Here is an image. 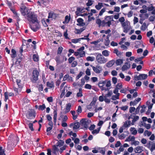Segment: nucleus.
<instances>
[{"label": "nucleus", "mask_w": 155, "mask_h": 155, "mask_svg": "<svg viewBox=\"0 0 155 155\" xmlns=\"http://www.w3.org/2000/svg\"><path fill=\"white\" fill-rule=\"evenodd\" d=\"M21 14L23 16L26 15L28 20L32 23H35L38 20L37 15L34 12L29 11L25 6L21 8Z\"/></svg>", "instance_id": "f257e3e1"}, {"label": "nucleus", "mask_w": 155, "mask_h": 155, "mask_svg": "<svg viewBox=\"0 0 155 155\" xmlns=\"http://www.w3.org/2000/svg\"><path fill=\"white\" fill-rule=\"evenodd\" d=\"M113 17V15L105 16L104 20H103V25L110 27L111 24V21H114Z\"/></svg>", "instance_id": "f03ea898"}, {"label": "nucleus", "mask_w": 155, "mask_h": 155, "mask_svg": "<svg viewBox=\"0 0 155 155\" xmlns=\"http://www.w3.org/2000/svg\"><path fill=\"white\" fill-rule=\"evenodd\" d=\"M96 60L97 62L100 64H104L107 61V58H105L102 54L100 53L98 54L96 56Z\"/></svg>", "instance_id": "7ed1b4c3"}, {"label": "nucleus", "mask_w": 155, "mask_h": 155, "mask_svg": "<svg viewBox=\"0 0 155 155\" xmlns=\"http://www.w3.org/2000/svg\"><path fill=\"white\" fill-rule=\"evenodd\" d=\"M32 74V81L36 82L38 79L39 72L37 70L36 68H35L33 71Z\"/></svg>", "instance_id": "20e7f679"}, {"label": "nucleus", "mask_w": 155, "mask_h": 155, "mask_svg": "<svg viewBox=\"0 0 155 155\" xmlns=\"http://www.w3.org/2000/svg\"><path fill=\"white\" fill-rule=\"evenodd\" d=\"M33 24L30 25V27L34 31L36 32L39 30L40 28L39 22L38 20L37 21L35 22V23H32Z\"/></svg>", "instance_id": "39448f33"}, {"label": "nucleus", "mask_w": 155, "mask_h": 155, "mask_svg": "<svg viewBox=\"0 0 155 155\" xmlns=\"http://www.w3.org/2000/svg\"><path fill=\"white\" fill-rule=\"evenodd\" d=\"M147 75L145 74H140L138 76L136 75L134 76V79L135 80H142L147 78Z\"/></svg>", "instance_id": "423d86ee"}, {"label": "nucleus", "mask_w": 155, "mask_h": 155, "mask_svg": "<svg viewBox=\"0 0 155 155\" xmlns=\"http://www.w3.org/2000/svg\"><path fill=\"white\" fill-rule=\"evenodd\" d=\"M146 146L150 149L152 152L155 150V143L151 141H149Z\"/></svg>", "instance_id": "0eeeda50"}, {"label": "nucleus", "mask_w": 155, "mask_h": 155, "mask_svg": "<svg viewBox=\"0 0 155 155\" xmlns=\"http://www.w3.org/2000/svg\"><path fill=\"white\" fill-rule=\"evenodd\" d=\"M91 66L92 68L94 71L96 73H100L102 71V68L99 65H97L96 67L93 66L91 65Z\"/></svg>", "instance_id": "6e6552de"}, {"label": "nucleus", "mask_w": 155, "mask_h": 155, "mask_svg": "<svg viewBox=\"0 0 155 155\" xmlns=\"http://www.w3.org/2000/svg\"><path fill=\"white\" fill-rule=\"evenodd\" d=\"M71 128L72 127L73 130H76L80 127V123L78 122L72 123L70 124L69 126Z\"/></svg>", "instance_id": "1a4fd4ad"}, {"label": "nucleus", "mask_w": 155, "mask_h": 155, "mask_svg": "<svg viewBox=\"0 0 155 155\" xmlns=\"http://www.w3.org/2000/svg\"><path fill=\"white\" fill-rule=\"evenodd\" d=\"M27 117L28 118H31L32 117H35V113L33 110H31L28 111V113L26 114Z\"/></svg>", "instance_id": "9d476101"}, {"label": "nucleus", "mask_w": 155, "mask_h": 155, "mask_svg": "<svg viewBox=\"0 0 155 155\" xmlns=\"http://www.w3.org/2000/svg\"><path fill=\"white\" fill-rule=\"evenodd\" d=\"M134 151L136 153H140L143 151V147L138 146L134 148Z\"/></svg>", "instance_id": "9b49d317"}, {"label": "nucleus", "mask_w": 155, "mask_h": 155, "mask_svg": "<svg viewBox=\"0 0 155 155\" xmlns=\"http://www.w3.org/2000/svg\"><path fill=\"white\" fill-rule=\"evenodd\" d=\"M81 126L84 127L86 129L88 127V122L84 119H82L80 121Z\"/></svg>", "instance_id": "f8f14e48"}, {"label": "nucleus", "mask_w": 155, "mask_h": 155, "mask_svg": "<svg viewBox=\"0 0 155 155\" xmlns=\"http://www.w3.org/2000/svg\"><path fill=\"white\" fill-rule=\"evenodd\" d=\"M130 67V64L128 62H126L125 63L122 67V71H125L129 69Z\"/></svg>", "instance_id": "ddd939ff"}, {"label": "nucleus", "mask_w": 155, "mask_h": 155, "mask_svg": "<svg viewBox=\"0 0 155 155\" xmlns=\"http://www.w3.org/2000/svg\"><path fill=\"white\" fill-rule=\"evenodd\" d=\"M4 95L5 97V101L6 102L7 100L8 99V96H14V94L12 92L8 93L7 92H5L4 93Z\"/></svg>", "instance_id": "4468645a"}, {"label": "nucleus", "mask_w": 155, "mask_h": 155, "mask_svg": "<svg viewBox=\"0 0 155 155\" xmlns=\"http://www.w3.org/2000/svg\"><path fill=\"white\" fill-rule=\"evenodd\" d=\"M113 53L115 54L119 57H120L122 56L123 53V52L119 51L116 48L114 49L113 51Z\"/></svg>", "instance_id": "2eb2a0df"}, {"label": "nucleus", "mask_w": 155, "mask_h": 155, "mask_svg": "<svg viewBox=\"0 0 155 155\" xmlns=\"http://www.w3.org/2000/svg\"><path fill=\"white\" fill-rule=\"evenodd\" d=\"M115 62V61L114 60H110L106 64V66L108 68L110 67L114 64Z\"/></svg>", "instance_id": "dca6fc26"}, {"label": "nucleus", "mask_w": 155, "mask_h": 155, "mask_svg": "<svg viewBox=\"0 0 155 155\" xmlns=\"http://www.w3.org/2000/svg\"><path fill=\"white\" fill-rule=\"evenodd\" d=\"M123 59H118L116 60L115 63L117 66L123 64Z\"/></svg>", "instance_id": "f3484780"}, {"label": "nucleus", "mask_w": 155, "mask_h": 155, "mask_svg": "<svg viewBox=\"0 0 155 155\" xmlns=\"http://www.w3.org/2000/svg\"><path fill=\"white\" fill-rule=\"evenodd\" d=\"M84 20L83 19L81 18H79L77 19V21L78 24H77L78 25L83 26L84 25Z\"/></svg>", "instance_id": "a211bd4d"}, {"label": "nucleus", "mask_w": 155, "mask_h": 155, "mask_svg": "<svg viewBox=\"0 0 155 155\" xmlns=\"http://www.w3.org/2000/svg\"><path fill=\"white\" fill-rule=\"evenodd\" d=\"M96 23L98 25L99 27H100L101 26L103 27L104 26H103V21H101L100 19H97L96 21Z\"/></svg>", "instance_id": "6ab92c4d"}, {"label": "nucleus", "mask_w": 155, "mask_h": 155, "mask_svg": "<svg viewBox=\"0 0 155 155\" xmlns=\"http://www.w3.org/2000/svg\"><path fill=\"white\" fill-rule=\"evenodd\" d=\"M71 104L70 103H69L66 105V108L65 109V112L67 113L69 112L71 110Z\"/></svg>", "instance_id": "aec40b11"}, {"label": "nucleus", "mask_w": 155, "mask_h": 155, "mask_svg": "<svg viewBox=\"0 0 155 155\" xmlns=\"http://www.w3.org/2000/svg\"><path fill=\"white\" fill-rule=\"evenodd\" d=\"M123 28L124 32L125 33H127L128 32V31L131 28V27L130 25H129L127 24Z\"/></svg>", "instance_id": "412c9836"}, {"label": "nucleus", "mask_w": 155, "mask_h": 155, "mask_svg": "<svg viewBox=\"0 0 155 155\" xmlns=\"http://www.w3.org/2000/svg\"><path fill=\"white\" fill-rule=\"evenodd\" d=\"M130 131L131 132V134L134 135H135L137 134V130L135 128L131 127Z\"/></svg>", "instance_id": "4be33fe9"}, {"label": "nucleus", "mask_w": 155, "mask_h": 155, "mask_svg": "<svg viewBox=\"0 0 155 155\" xmlns=\"http://www.w3.org/2000/svg\"><path fill=\"white\" fill-rule=\"evenodd\" d=\"M47 86L50 88L54 87V85L53 82V81L51 82L48 81L47 82Z\"/></svg>", "instance_id": "5701e85b"}, {"label": "nucleus", "mask_w": 155, "mask_h": 155, "mask_svg": "<svg viewBox=\"0 0 155 155\" xmlns=\"http://www.w3.org/2000/svg\"><path fill=\"white\" fill-rule=\"evenodd\" d=\"M77 97H81L83 96L82 89L81 88L79 89V92L77 93L76 94Z\"/></svg>", "instance_id": "b1692460"}, {"label": "nucleus", "mask_w": 155, "mask_h": 155, "mask_svg": "<svg viewBox=\"0 0 155 155\" xmlns=\"http://www.w3.org/2000/svg\"><path fill=\"white\" fill-rule=\"evenodd\" d=\"M16 83L18 85V87L20 89L19 90L20 91L22 88L23 86L22 85L21 83V80L20 79H17Z\"/></svg>", "instance_id": "393cba45"}, {"label": "nucleus", "mask_w": 155, "mask_h": 155, "mask_svg": "<svg viewBox=\"0 0 155 155\" xmlns=\"http://www.w3.org/2000/svg\"><path fill=\"white\" fill-rule=\"evenodd\" d=\"M64 143V141L61 140H59L56 143L57 147H60L63 145Z\"/></svg>", "instance_id": "a878e982"}, {"label": "nucleus", "mask_w": 155, "mask_h": 155, "mask_svg": "<svg viewBox=\"0 0 155 155\" xmlns=\"http://www.w3.org/2000/svg\"><path fill=\"white\" fill-rule=\"evenodd\" d=\"M71 113L73 116V119L74 120L76 119L77 118L78 115H75V111L74 110H71Z\"/></svg>", "instance_id": "bb28decb"}, {"label": "nucleus", "mask_w": 155, "mask_h": 155, "mask_svg": "<svg viewBox=\"0 0 155 155\" xmlns=\"http://www.w3.org/2000/svg\"><path fill=\"white\" fill-rule=\"evenodd\" d=\"M135 139V137L133 136H129L126 139L125 141H133Z\"/></svg>", "instance_id": "cd10ccee"}, {"label": "nucleus", "mask_w": 155, "mask_h": 155, "mask_svg": "<svg viewBox=\"0 0 155 155\" xmlns=\"http://www.w3.org/2000/svg\"><path fill=\"white\" fill-rule=\"evenodd\" d=\"M103 6V3H102L99 2L98 3V5H96L95 7L97 10H100Z\"/></svg>", "instance_id": "c85d7f7f"}, {"label": "nucleus", "mask_w": 155, "mask_h": 155, "mask_svg": "<svg viewBox=\"0 0 155 155\" xmlns=\"http://www.w3.org/2000/svg\"><path fill=\"white\" fill-rule=\"evenodd\" d=\"M120 96V93L117 94L116 95H113L112 96L111 99L115 101L117 99L119 98V96Z\"/></svg>", "instance_id": "c756f323"}, {"label": "nucleus", "mask_w": 155, "mask_h": 155, "mask_svg": "<svg viewBox=\"0 0 155 155\" xmlns=\"http://www.w3.org/2000/svg\"><path fill=\"white\" fill-rule=\"evenodd\" d=\"M11 57L12 58H15L16 56V52L15 50L12 49L11 50Z\"/></svg>", "instance_id": "7c9ffc66"}, {"label": "nucleus", "mask_w": 155, "mask_h": 155, "mask_svg": "<svg viewBox=\"0 0 155 155\" xmlns=\"http://www.w3.org/2000/svg\"><path fill=\"white\" fill-rule=\"evenodd\" d=\"M112 94L113 93L112 91H108L107 94L104 95V97H110L112 95Z\"/></svg>", "instance_id": "2f4dec72"}, {"label": "nucleus", "mask_w": 155, "mask_h": 155, "mask_svg": "<svg viewBox=\"0 0 155 155\" xmlns=\"http://www.w3.org/2000/svg\"><path fill=\"white\" fill-rule=\"evenodd\" d=\"M102 54L105 57L108 56L109 54V52L107 50H106L102 51Z\"/></svg>", "instance_id": "473e14b6"}, {"label": "nucleus", "mask_w": 155, "mask_h": 155, "mask_svg": "<svg viewBox=\"0 0 155 155\" xmlns=\"http://www.w3.org/2000/svg\"><path fill=\"white\" fill-rule=\"evenodd\" d=\"M139 119V116H135L134 117L133 120H132V125H134V124L135 122L137 120Z\"/></svg>", "instance_id": "72a5a7b5"}, {"label": "nucleus", "mask_w": 155, "mask_h": 155, "mask_svg": "<svg viewBox=\"0 0 155 155\" xmlns=\"http://www.w3.org/2000/svg\"><path fill=\"white\" fill-rule=\"evenodd\" d=\"M100 128L101 127H99L97 129L93 130L92 132V133L93 134H97L98 133L100 130Z\"/></svg>", "instance_id": "f704fd0d"}, {"label": "nucleus", "mask_w": 155, "mask_h": 155, "mask_svg": "<svg viewBox=\"0 0 155 155\" xmlns=\"http://www.w3.org/2000/svg\"><path fill=\"white\" fill-rule=\"evenodd\" d=\"M151 134L152 132L148 130H145L144 133V136H146V135H147L148 137L151 135Z\"/></svg>", "instance_id": "c9c22d12"}, {"label": "nucleus", "mask_w": 155, "mask_h": 155, "mask_svg": "<svg viewBox=\"0 0 155 155\" xmlns=\"http://www.w3.org/2000/svg\"><path fill=\"white\" fill-rule=\"evenodd\" d=\"M33 59L35 61H38V57L36 54H34L33 56Z\"/></svg>", "instance_id": "e433bc0d"}, {"label": "nucleus", "mask_w": 155, "mask_h": 155, "mask_svg": "<svg viewBox=\"0 0 155 155\" xmlns=\"http://www.w3.org/2000/svg\"><path fill=\"white\" fill-rule=\"evenodd\" d=\"M53 150L54 153H55L57 152L58 151V149L57 147V146L56 145H54L53 147Z\"/></svg>", "instance_id": "4c0bfd02"}, {"label": "nucleus", "mask_w": 155, "mask_h": 155, "mask_svg": "<svg viewBox=\"0 0 155 155\" xmlns=\"http://www.w3.org/2000/svg\"><path fill=\"white\" fill-rule=\"evenodd\" d=\"M41 23L45 27H47L48 26V25L46 23V21L44 18L42 19L41 21Z\"/></svg>", "instance_id": "58836bf2"}, {"label": "nucleus", "mask_w": 155, "mask_h": 155, "mask_svg": "<svg viewBox=\"0 0 155 155\" xmlns=\"http://www.w3.org/2000/svg\"><path fill=\"white\" fill-rule=\"evenodd\" d=\"M107 82L106 81H100L99 82L98 84V86L99 87H102L104 86L106 84Z\"/></svg>", "instance_id": "ea45409f"}, {"label": "nucleus", "mask_w": 155, "mask_h": 155, "mask_svg": "<svg viewBox=\"0 0 155 155\" xmlns=\"http://www.w3.org/2000/svg\"><path fill=\"white\" fill-rule=\"evenodd\" d=\"M46 107L45 104H43L42 105H40L39 106V107L38 109L39 110H43Z\"/></svg>", "instance_id": "a19ab883"}, {"label": "nucleus", "mask_w": 155, "mask_h": 155, "mask_svg": "<svg viewBox=\"0 0 155 155\" xmlns=\"http://www.w3.org/2000/svg\"><path fill=\"white\" fill-rule=\"evenodd\" d=\"M147 28L146 24L145 23H144L143 25L141 27V30L143 31H145Z\"/></svg>", "instance_id": "79ce46f5"}, {"label": "nucleus", "mask_w": 155, "mask_h": 155, "mask_svg": "<svg viewBox=\"0 0 155 155\" xmlns=\"http://www.w3.org/2000/svg\"><path fill=\"white\" fill-rule=\"evenodd\" d=\"M86 60L87 61H92L94 60V57L88 56Z\"/></svg>", "instance_id": "37998d69"}, {"label": "nucleus", "mask_w": 155, "mask_h": 155, "mask_svg": "<svg viewBox=\"0 0 155 155\" xmlns=\"http://www.w3.org/2000/svg\"><path fill=\"white\" fill-rule=\"evenodd\" d=\"M118 136L119 138L120 139H124L125 137V135L124 134H118Z\"/></svg>", "instance_id": "c03bdc74"}, {"label": "nucleus", "mask_w": 155, "mask_h": 155, "mask_svg": "<svg viewBox=\"0 0 155 155\" xmlns=\"http://www.w3.org/2000/svg\"><path fill=\"white\" fill-rule=\"evenodd\" d=\"M122 85L121 83L118 84L116 86V88L119 90L122 88Z\"/></svg>", "instance_id": "a18cd8bd"}, {"label": "nucleus", "mask_w": 155, "mask_h": 155, "mask_svg": "<svg viewBox=\"0 0 155 155\" xmlns=\"http://www.w3.org/2000/svg\"><path fill=\"white\" fill-rule=\"evenodd\" d=\"M71 17L70 16H68V15L65 16V20L67 22V23H68L70 20Z\"/></svg>", "instance_id": "49530a36"}, {"label": "nucleus", "mask_w": 155, "mask_h": 155, "mask_svg": "<svg viewBox=\"0 0 155 155\" xmlns=\"http://www.w3.org/2000/svg\"><path fill=\"white\" fill-rule=\"evenodd\" d=\"M28 125L29 128L31 131H33L34 130V129L33 127V125L32 123L29 122L28 124Z\"/></svg>", "instance_id": "de8ad7c7"}, {"label": "nucleus", "mask_w": 155, "mask_h": 155, "mask_svg": "<svg viewBox=\"0 0 155 155\" xmlns=\"http://www.w3.org/2000/svg\"><path fill=\"white\" fill-rule=\"evenodd\" d=\"M124 150V147L123 146H120L119 148V150H118L117 151V153L118 154H119L121 152L123 151Z\"/></svg>", "instance_id": "09e8293b"}, {"label": "nucleus", "mask_w": 155, "mask_h": 155, "mask_svg": "<svg viewBox=\"0 0 155 155\" xmlns=\"http://www.w3.org/2000/svg\"><path fill=\"white\" fill-rule=\"evenodd\" d=\"M142 109L140 110L141 113H143L145 111V108H146V107L145 105H143L141 106Z\"/></svg>", "instance_id": "8fccbe9b"}, {"label": "nucleus", "mask_w": 155, "mask_h": 155, "mask_svg": "<svg viewBox=\"0 0 155 155\" xmlns=\"http://www.w3.org/2000/svg\"><path fill=\"white\" fill-rule=\"evenodd\" d=\"M95 104V102H91V103H90V104L89 105L87 106V109H91V106L94 105Z\"/></svg>", "instance_id": "3c124183"}, {"label": "nucleus", "mask_w": 155, "mask_h": 155, "mask_svg": "<svg viewBox=\"0 0 155 155\" xmlns=\"http://www.w3.org/2000/svg\"><path fill=\"white\" fill-rule=\"evenodd\" d=\"M154 8V7L152 5L151 6H149L147 7V10L149 12L152 11V10H153Z\"/></svg>", "instance_id": "603ef678"}, {"label": "nucleus", "mask_w": 155, "mask_h": 155, "mask_svg": "<svg viewBox=\"0 0 155 155\" xmlns=\"http://www.w3.org/2000/svg\"><path fill=\"white\" fill-rule=\"evenodd\" d=\"M75 59V58L73 57H71L68 59V61L69 63H71Z\"/></svg>", "instance_id": "864d4df0"}, {"label": "nucleus", "mask_w": 155, "mask_h": 155, "mask_svg": "<svg viewBox=\"0 0 155 155\" xmlns=\"http://www.w3.org/2000/svg\"><path fill=\"white\" fill-rule=\"evenodd\" d=\"M91 0H88V2L86 3V5L87 6H91L93 4Z\"/></svg>", "instance_id": "5fc2aeb1"}, {"label": "nucleus", "mask_w": 155, "mask_h": 155, "mask_svg": "<svg viewBox=\"0 0 155 155\" xmlns=\"http://www.w3.org/2000/svg\"><path fill=\"white\" fill-rule=\"evenodd\" d=\"M155 19V16L153 15L150 16L149 18V20L150 21H153Z\"/></svg>", "instance_id": "6e6d98bb"}, {"label": "nucleus", "mask_w": 155, "mask_h": 155, "mask_svg": "<svg viewBox=\"0 0 155 155\" xmlns=\"http://www.w3.org/2000/svg\"><path fill=\"white\" fill-rule=\"evenodd\" d=\"M104 96H103V95L100 96L99 97V100L100 102H102L104 101Z\"/></svg>", "instance_id": "4d7b16f0"}, {"label": "nucleus", "mask_w": 155, "mask_h": 155, "mask_svg": "<svg viewBox=\"0 0 155 155\" xmlns=\"http://www.w3.org/2000/svg\"><path fill=\"white\" fill-rule=\"evenodd\" d=\"M83 73L82 72H80L79 74L76 76V79H78L82 75Z\"/></svg>", "instance_id": "13d9d810"}, {"label": "nucleus", "mask_w": 155, "mask_h": 155, "mask_svg": "<svg viewBox=\"0 0 155 155\" xmlns=\"http://www.w3.org/2000/svg\"><path fill=\"white\" fill-rule=\"evenodd\" d=\"M77 112L78 113V115L79 114V113H80L82 112V109L80 106H79L78 107V109L77 110Z\"/></svg>", "instance_id": "bf43d9fd"}, {"label": "nucleus", "mask_w": 155, "mask_h": 155, "mask_svg": "<svg viewBox=\"0 0 155 155\" xmlns=\"http://www.w3.org/2000/svg\"><path fill=\"white\" fill-rule=\"evenodd\" d=\"M110 43L109 39H107L104 42V45L106 46H108Z\"/></svg>", "instance_id": "052dcab7"}, {"label": "nucleus", "mask_w": 155, "mask_h": 155, "mask_svg": "<svg viewBox=\"0 0 155 155\" xmlns=\"http://www.w3.org/2000/svg\"><path fill=\"white\" fill-rule=\"evenodd\" d=\"M85 52L84 51H81L79 52V55L81 57H83L85 55Z\"/></svg>", "instance_id": "680f3d73"}, {"label": "nucleus", "mask_w": 155, "mask_h": 155, "mask_svg": "<svg viewBox=\"0 0 155 155\" xmlns=\"http://www.w3.org/2000/svg\"><path fill=\"white\" fill-rule=\"evenodd\" d=\"M139 142L138 141H136L134 140L132 143V144H133L135 146L138 145L139 144Z\"/></svg>", "instance_id": "e2e57ef3"}, {"label": "nucleus", "mask_w": 155, "mask_h": 155, "mask_svg": "<svg viewBox=\"0 0 155 155\" xmlns=\"http://www.w3.org/2000/svg\"><path fill=\"white\" fill-rule=\"evenodd\" d=\"M0 155H5L4 151L2 149V147H0Z\"/></svg>", "instance_id": "0e129e2a"}, {"label": "nucleus", "mask_w": 155, "mask_h": 155, "mask_svg": "<svg viewBox=\"0 0 155 155\" xmlns=\"http://www.w3.org/2000/svg\"><path fill=\"white\" fill-rule=\"evenodd\" d=\"M135 110V108L134 107H131L129 109V112L130 113H132Z\"/></svg>", "instance_id": "69168bd1"}, {"label": "nucleus", "mask_w": 155, "mask_h": 155, "mask_svg": "<svg viewBox=\"0 0 155 155\" xmlns=\"http://www.w3.org/2000/svg\"><path fill=\"white\" fill-rule=\"evenodd\" d=\"M85 73L87 75H90L91 73L90 69L89 68H87L85 71Z\"/></svg>", "instance_id": "338daca9"}, {"label": "nucleus", "mask_w": 155, "mask_h": 155, "mask_svg": "<svg viewBox=\"0 0 155 155\" xmlns=\"http://www.w3.org/2000/svg\"><path fill=\"white\" fill-rule=\"evenodd\" d=\"M85 87L86 89H91V86L90 84H86L85 85Z\"/></svg>", "instance_id": "774afa93"}]
</instances>
